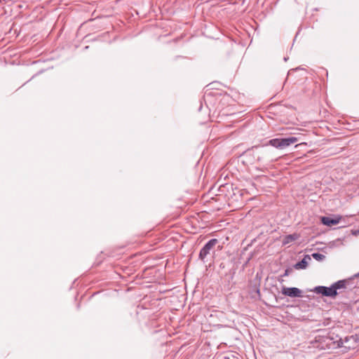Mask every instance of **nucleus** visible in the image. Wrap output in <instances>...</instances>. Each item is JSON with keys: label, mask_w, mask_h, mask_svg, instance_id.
I'll use <instances>...</instances> for the list:
<instances>
[{"label": "nucleus", "mask_w": 359, "mask_h": 359, "mask_svg": "<svg viewBox=\"0 0 359 359\" xmlns=\"http://www.w3.org/2000/svg\"><path fill=\"white\" fill-rule=\"evenodd\" d=\"M298 141V139L295 137H289L286 138H275L269 141V145L278 148V149H285L292 144L296 143Z\"/></svg>", "instance_id": "obj_1"}, {"label": "nucleus", "mask_w": 359, "mask_h": 359, "mask_svg": "<svg viewBox=\"0 0 359 359\" xmlns=\"http://www.w3.org/2000/svg\"><path fill=\"white\" fill-rule=\"evenodd\" d=\"M307 259L311 260V258L309 255H306L304 258H303L300 262H298L294 265V268L296 269H304L307 267L308 262Z\"/></svg>", "instance_id": "obj_5"}, {"label": "nucleus", "mask_w": 359, "mask_h": 359, "mask_svg": "<svg viewBox=\"0 0 359 359\" xmlns=\"http://www.w3.org/2000/svg\"><path fill=\"white\" fill-rule=\"evenodd\" d=\"M287 57H284L285 61H287Z\"/></svg>", "instance_id": "obj_11"}, {"label": "nucleus", "mask_w": 359, "mask_h": 359, "mask_svg": "<svg viewBox=\"0 0 359 359\" xmlns=\"http://www.w3.org/2000/svg\"><path fill=\"white\" fill-rule=\"evenodd\" d=\"M359 233V230H358V231H357L355 233H354V234H355V235H356V234H357V233Z\"/></svg>", "instance_id": "obj_10"}, {"label": "nucleus", "mask_w": 359, "mask_h": 359, "mask_svg": "<svg viewBox=\"0 0 359 359\" xmlns=\"http://www.w3.org/2000/svg\"><path fill=\"white\" fill-rule=\"evenodd\" d=\"M282 294L290 297H302V290L297 287H283L281 291Z\"/></svg>", "instance_id": "obj_4"}, {"label": "nucleus", "mask_w": 359, "mask_h": 359, "mask_svg": "<svg viewBox=\"0 0 359 359\" xmlns=\"http://www.w3.org/2000/svg\"><path fill=\"white\" fill-rule=\"evenodd\" d=\"M346 281L345 280H339L334 284H332L333 289L335 292H337V290L345 288L346 287Z\"/></svg>", "instance_id": "obj_8"}, {"label": "nucleus", "mask_w": 359, "mask_h": 359, "mask_svg": "<svg viewBox=\"0 0 359 359\" xmlns=\"http://www.w3.org/2000/svg\"><path fill=\"white\" fill-rule=\"evenodd\" d=\"M321 222L324 225L332 226L339 223V219H333L329 217H323Z\"/></svg>", "instance_id": "obj_6"}, {"label": "nucleus", "mask_w": 359, "mask_h": 359, "mask_svg": "<svg viewBox=\"0 0 359 359\" xmlns=\"http://www.w3.org/2000/svg\"><path fill=\"white\" fill-rule=\"evenodd\" d=\"M359 276V273L356 275V276Z\"/></svg>", "instance_id": "obj_12"}, {"label": "nucleus", "mask_w": 359, "mask_h": 359, "mask_svg": "<svg viewBox=\"0 0 359 359\" xmlns=\"http://www.w3.org/2000/svg\"><path fill=\"white\" fill-rule=\"evenodd\" d=\"M218 243V240L216 238L210 239L201 250L199 253V259L205 262V259L208 255L210 253V251L213 250V248L216 244Z\"/></svg>", "instance_id": "obj_2"}, {"label": "nucleus", "mask_w": 359, "mask_h": 359, "mask_svg": "<svg viewBox=\"0 0 359 359\" xmlns=\"http://www.w3.org/2000/svg\"><path fill=\"white\" fill-rule=\"evenodd\" d=\"M312 257L317 261H323L325 258V256L324 255L318 252L313 253Z\"/></svg>", "instance_id": "obj_9"}, {"label": "nucleus", "mask_w": 359, "mask_h": 359, "mask_svg": "<svg viewBox=\"0 0 359 359\" xmlns=\"http://www.w3.org/2000/svg\"><path fill=\"white\" fill-rule=\"evenodd\" d=\"M299 237V236L297 233L287 235L284 238L283 243L284 245L289 244V243H292V241L298 239Z\"/></svg>", "instance_id": "obj_7"}, {"label": "nucleus", "mask_w": 359, "mask_h": 359, "mask_svg": "<svg viewBox=\"0 0 359 359\" xmlns=\"http://www.w3.org/2000/svg\"><path fill=\"white\" fill-rule=\"evenodd\" d=\"M313 291L318 294H321L325 297H334L337 294V292H335L332 285L330 287L317 286L314 288Z\"/></svg>", "instance_id": "obj_3"}]
</instances>
